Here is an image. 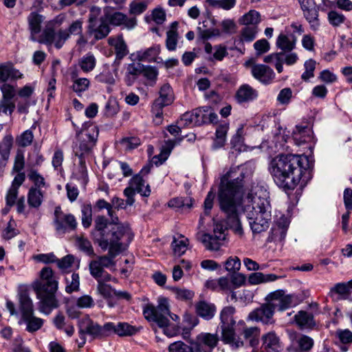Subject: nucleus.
<instances>
[{
  "label": "nucleus",
  "instance_id": "obj_49",
  "mask_svg": "<svg viewBox=\"0 0 352 352\" xmlns=\"http://www.w3.org/2000/svg\"><path fill=\"white\" fill-rule=\"evenodd\" d=\"M66 286L65 292L67 294H72L74 292H78L80 289V277L78 274L73 273L71 278L66 277L65 278Z\"/></svg>",
  "mask_w": 352,
  "mask_h": 352
},
{
  "label": "nucleus",
  "instance_id": "obj_47",
  "mask_svg": "<svg viewBox=\"0 0 352 352\" xmlns=\"http://www.w3.org/2000/svg\"><path fill=\"white\" fill-rule=\"evenodd\" d=\"M219 338L217 333H202L198 336V346L204 344L210 348H214Z\"/></svg>",
  "mask_w": 352,
  "mask_h": 352
},
{
  "label": "nucleus",
  "instance_id": "obj_38",
  "mask_svg": "<svg viewBox=\"0 0 352 352\" xmlns=\"http://www.w3.org/2000/svg\"><path fill=\"white\" fill-rule=\"evenodd\" d=\"M90 274L97 280L98 284L111 281L112 276L104 269L100 268L99 264L94 263L89 266Z\"/></svg>",
  "mask_w": 352,
  "mask_h": 352
},
{
  "label": "nucleus",
  "instance_id": "obj_3",
  "mask_svg": "<svg viewBox=\"0 0 352 352\" xmlns=\"http://www.w3.org/2000/svg\"><path fill=\"white\" fill-rule=\"evenodd\" d=\"M265 300V303L249 314L248 320L261 322L264 324H272L275 322L274 314L276 310L283 311L295 306L297 303L294 295L286 294L282 289L270 293Z\"/></svg>",
  "mask_w": 352,
  "mask_h": 352
},
{
  "label": "nucleus",
  "instance_id": "obj_5",
  "mask_svg": "<svg viewBox=\"0 0 352 352\" xmlns=\"http://www.w3.org/2000/svg\"><path fill=\"white\" fill-rule=\"evenodd\" d=\"M98 127L92 124L85 123L80 131L76 130L78 144L74 146L73 151L78 158L79 171L82 175L87 173L86 159L89 156L98 138Z\"/></svg>",
  "mask_w": 352,
  "mask_h": 352
},
{
  "label": "nucleus",
  "instance_id": "obj_32",
  "mask_svg": "<svg viewBox=\"0 0 352 352\" xmlns=\"http://www.w3.org/2000/svg\"><path fill=\"white\" fill-rule=\"evenodd\" d=\"M140 174L135 175L129 181V184L135 190L137 193L144 197H148L151 194V189L148 184H145Z\"/></svg>",
  "mask_w": 352,
  "mask_h": 352
},
{
  "label": "nucleus",
  "instance_id": "obj_58",
  "mask_svg": "<svg viewBox=\"0 0 352 352\" xmlns=\"http://www.w3.org/2000/svg\"><path fill=\"white\" fill-rule=\"evenodd\" d=\"M316 62L313 59H309L304 63L305 72L301 75V78L304 81H308L314 76Z\"/></svg>",
  "mask_w": 352,
  "mask_h": 352
},
{
  "label": "nucleus",
  "instance_id": "obj_10",
  "mask_svg": "<svg viewBox=\"0 0 352 352\" xmlns=\"http://www.w3.org/2000/svg\"><path fill=\"white\" fill-rule=\"evenodd\" d=\"M239 166H247L249 169L251 170L252 174H253V171L252 168L246 164L240 165ZM252 176L251 175L248 177H245L242 181L243 186H244V182L250 178ZM269 199V192L267 190L266 186L263 183H257L253 184L250 192H248L247 196L244 198V188H243V203H247L246 204H249L250 206H254L257 208L259 207H268L270 206Z\"/></svg>",
  "mask_w": 352,
  "mask_h": 352
},
{
  "label": "nucleus",
  "instance_id": "obj_2",
  "mask_svg": "<svg viewBox=\"0 0 352 352\" xmlns=\"http://www.w3.org/2000/svg\"><path fill=\"white\" fill-rule=\"evenodd\" d=\"M309 166L304 155H279L270 162L269 171L277 186L294 190L300 183L304 186L310 179Z\"/></svg>",
  "mask_w": 352,
  "mask_h": 352
},
{
  "label": "nucleus",
  "instance_id": "obj_64",
  "mask_svg": "<svg viewBox=\"0 0 352 352\" xmlns=\"http://www.w3.org/2000/svg\"><path fill=\"white\" fill-rule=\"evenodd\" d=\"M74 260L73 255L68 254L60 259L57 258L56 264L63 272H67L74 264Z\"/></svg>",
  "mask_w": 352,
  "mask_h": 352
},
{
  "label": "nucleus",
  "instance_id": "obj_21",
  "mask_svg": "<svg viewBox=\"0 0 352 352\" xmlns=\"http://www.w3.org/2000/svg\"><path fill=\"white\" fill-rule=\"evenodd\" d=\"M195 113L197 116L198 126L216 123L218 120V116L209 106H204L195 109Z\"/></svg>",
  "mask_w": 352,
  "mask_h": 352
},
{
  "label": "nucleus",
  "instance_id": "obj_4",
  "mask_svg": "<svg viewBox=\"0 0 352 352\" xmlns=\"http://www.w3.org/2000/svg\"><path fill=\"white\" fill-rule=\"evenodd\" d=\"M58 286V281L55 278L52 268L43 267L40 272L39 278L32 285L39 300L38 305L41 312L48 315L58 307V300L55 296Z\"/></svg>",
  "mask_w": 352,
  "mask_h": 352
},
{
  "label": "nucleus",
  "instance_id": "obj_8",
  "mask_svg": "<svg viewBox=\"0 0 352 352\" xmlns=\"http://www.w3.org/2000/svg\"><path fill=\"white\" fill-rule=\"evenodd\" d=\"M270 209L271 206L257 208L254 206L245 204L243 211L253 233L259 234L267 230L272 219Z\"/></svg>",
  "mask_w": 352,
  "mask_h": 352
},
{
  "label": "nucleus",
  "instance_id": "obj_59",
  "mask_svg": "<svg viewBox=\"0 0 352 352\" xmlns=\"http://www.w3.org/2000/svg\"><path fill=\"white\" fill-rule=\"evenodd\" d=\"M197 116L196 113H195V109L184 113L180 118L181 124L184 126H198L197 120H196Z\"/></svg>",
  "mask_w": 352,
  "mask_h": 352
},
{
  "label": "nucleus",
  "instance_id": "obj_23",
  "mask_svg": "<svg viewBox=\"0 0 352 352\" xmlns=\"http://www.w3.org/2000/svg\"><path fill=\"white\" fill-rule=\"evenodd\" d=\"M70 78L72 82L71 89L78 96H80L83 92L89 89L90 80L87 78L79 77L76 70H74L70 73Z\"/></svg>",
  "mask_w": 352,
  "mask_h": 352
},
{
  "label": "nucleus",
  "instance_id": "obj_48",
  "mask_svg": "<svg viewBox=\"0 0 352 352\" xmlns=\"http://www.w3.org/2000/svg\"><path fill=\"white\" fill-rule=\"evenodd\" d=\"M192 199L188 197L173 198L168 202V207L174 208H182L184 207L190 208L192 206Z\"/></svg>",
  "mask_w": 352,
  "mask_h": 352
},
{
  "label": "nucleus",
  "instance_id": "obj_9",
  "mask_svg": "<svg viewBox=\"0 0 352 352\" xmlns=\"http://www.w3.org/2000/svg\"><path fill=\"white\" fill-rule=\"evenodd\" d=\"M168 314L169 305L166 298H160L157 306L147 303L143 307V315L146 320L161 329L168 326Z\"/></svg>",
  "mask_w": 352,
  "mask_h": 352
},
{
  "label": "nucleus",
  "instance_id": "obj_11",
  "mask_svg": "<svg viewBox=\"0 0 352 352\" xmlns=\"http://www.w3.org/2000/svg\"><path fill=\"white\" fill-rule=\"evenodd\" d=\"M100 9L97 7H93L89 14V24L87 26V34L93 36L96 40H101L107 36L110 32L109 25L103 20L101 16L100 20L97 19Z\"/></svg>",
  "mask_w": 352,
  "mask_h": 352
},
{
  "label": "nucleus",
  "instance_id": "obj_39",
  "mask_svg": "<svg viewBox=\"0 0 352 352\" xmlns=\"http://www.w3.org/2000/svg\"><path fill=\"white\" fill-rule=\"evenodd\" d=\"M78 65L83 72L89 73L96 67V58L92 53L88 52L78 60Z\"/></svg>",
  "mask_w": 352,
  "mask_h": 352
},
{
  "label": "nucleus",
  "instance_id": "obj_18",
  "mask_svg": "<svg viewBox=\"0 0 352 352\" xmlns=\"http://www.w3.org/2000/svg\"><path fill=\"white\" fill-rule=\"evenodd\" d=\"M251 74L255 79L265 85L271 83L275 77L273 69L264 64H253Z\"/></svg>",
  "mask_w": 352,
  "mask_h": 352
},
{
  "label": "nucleus",
  "instance_id": "obj_62",
  "mask_svg": "<svg viewBox=\"0 0 352 352\" xmlns=\"http://www.w3.org/2000/svg\"><path fill=\"white\" fill-rule=\"evenodd\" d=\"M79 330H102L101 327L88 316H84L78 320Z\"/></svg>",
  "mask_w": 352,
  "mask_h": 352
},
{
  "label": "nucleus",
  "instance_id": "obj_25",
  "mask_svg": "<svg viewBox=\"0 0 352 352\" xmlns=\"http://www.w3.org/2000/svg\"><path fill=\"white\" fill-rule=\"evenodd\" d=\"M18 296L21 318L27 317L28 315L34 314L33 302L28 291L21 290Z\"/></svg>",
  "mask_w": 352,
  "mask_h": 352
},
{
  "label": "nucleus",
  "instance_id": "obj_56",
  "mask_svg": "<svg viewBox=\"0 0 352 352\" xmlns=\"http://www.w3.org/2000/svg\"><path fill=\"white\" fill-rule=\"evenodd\" d=\"M165 107L161 104L153 102L151 113L153 114V122L155 125H161L163 123V109Z\"/></svg>",
  "mask_w": 352,
  "mask_h": 352
},
{
  "label": "nucleus",
  "instance_id": "obj_24",
  "mask_svg": "<svg viewBox=\"0 0 352 352\" xmlns=\"http://www.w3.org/2000/svg\"><path fill=\"white\" fill-rule=\"evenodd\" d=\"M296 45V38L292 34H287L280 33L276 41V46L280 50V52L287 53L295 49Z\"/></svg>",
  "mask_w": 352,
  "mask_h": 352
},
{
  "label": "nucleus",
  "instance_id": "obj_50",
  "mask_svg": "<svg viewBox=\"0 0 352 352\" xmlns=\"http://www.w3.org/2000/svg\"><path fill=\"white\" fill-rule=\"evenodd\" d=\"M261 21L260 14L256 10H250L248 13L245 14L240 19L241 24L252 25L256 26Z\"/></svg>",
  "mask_w": 352,
  "mask_h": 352
},
{
  "label": "nucleus",
  "instance_id": "obj_19",
  "mask_svg": "<svg viewBox=\"0 0 352 352\" xmlns=\"http://www.w3.org/2000/svg\"><path fill=\"white\" fill-rule=\"evenodd\" d=\"M253 331H222L223 341L237 349L243 344V340L252 336Z\"/></svg>",
  "mask_w": 352,
  "mask_h": 352
},
{
  "label": "nucleus",
  "instance_id": "obj_20",
  "mask_svg": "<svg viewBox=\"0 0 352 352\" xmlns=\"http://www.w3.org/2000/svg\"><path fill=\"white\" fill-rule=\"evenodd\" d=\"M160 52V45L155 44L148 48L137 51L135 57L139 61L160 63L162 62V58L158 56Z\"/></svg>",
  "mask_w": 352,
  "mask_h": 352
},
{
  "label": "nucleus",
  "instance_id": "obj_13",
  "mask_svg": "<svg viewBox=\"0 0 352 352\" xmlns=\"http://www.w3.org/2000/svg\"><path fill=\"white\" fill-rule=\"evenodd\" d=\"M103 20L109 25L119 26L124 25L127 29L131 30L137 25V20L135 17L129 18L126 14L116 11L111 6L104 8Z\"/></svg>",
  "mask_w": 352,
  "mask_h": 352
},
{
  "label": "nucleus",
  "instance_id": "obj_43",
  "mask_svg": "<svg viewBox=\"0 0 352 352\" xmlns=\"http://www.w3.org/2000/svg\"><path fill=\"white\" fill-rule=\"evenodd\" d=\"M302 10L305 18L310 24L311 28L314 30H318L320 26L318 9L314 6L313 7L305 8Z\"/></svg>",
  "mask_w": 352,
  "mask_h": 352
},
{
  "label": "nucleus",
  "instance_id": "obj_6",
  "mask_svg": "<svg viewBox=\"0 0 352 352\" xmlns=\"http://www.w3.org/2000/svg\"><path fill=\"white\" fill-rule=\"evenodd\" d=\"M128 242L131 240V231L128 226L114 223L105 232H101V236L95 234V241L102 250H110L113 252H122L124 250V239Z\"/></svg>",
  "mask_w": 352,
  "mask_h": 352
},
{
  "label": "nucleus",
  "instance_id": "obj_45",
  "mask_svg": "<svg viewBox=\"0 0 352 352\" xmlns=\"http://www.w3.org/2000/svg\"><path fill=\"white\" fill-rule=\"evenodd\" d=\"M28 177L29 179L34 184L30 188H37L42 190V188H47L49 184L45 182V178L36 170L31 169Z\"/></svg>",
  "mask_w": 352,
  "mask_h": 352
},
{
  "label": "nucleus",
  "instance_id": "obj_17",
  "mask_svg": "<svg viewBox=\"0 0 352 352\" xmlns=\"http://www.w3.org/2000/svg\"><path fill=\"white\" fill-rule=\"evenodd\" d=\"M108 43L112 46L115 50L116 58L112 65L114 67V72H116L121 64L122 60L129 53L128 47L122 36L109 38Z\"/></svg>",
  "mask_w": 352,
  "mask_h": 352
},
{
  "label": "nucleus",
  "instance_id": "obj_12",
  "mask_svg": "<svg viewBox=\"0 0 352 352\" xmlns=\"http://www.w3.org/2000/svg\"><path fill=\"white\" fill-rule=\"evenodd\" d=\"M53 224L58 234H64L74 230L77 226L75 217L72 214L64 213L60 206L55 208Z\"/></svg>",
  "mask_w": 352,
  "mask_h": 352
},
{
  "label": "nucleus",
  "instance_id": "obj_41",
  "mask_svg": "<svg viewBox=\"0 0 352 352\" xmlns=\"http://www.w3.org/2000/svg\"><path fill=\"white\" fill-rule=\"evenodd\" d=\"M120 253V252L116 251L111 253L110 250H109L107 255L98 256L97 259L91 261L89 266H92L94 263L99 264L100 268L102 269L113 266L115 265V261L113 260Z\"/></svg>",
  "mask_w": 352,
  "mask_h": 352
},
{
  "label": "nucleus",
  "instance_id": "obj_61",
  "mask_svg": "<svg viewBox=\"0 0 352 352\" xmlns=\"http://www.w3.org/2000/svg\"><path fill=\"white\" fill-rule=\"evenodd\" d=\"M199 320L196 315L189 312H186L183 316V330L192 329L195 327Z\"/></svg>",
  "mask_w": 352,
  "mask_h": 352
},
{
  "label": "nucleus",
  "instance_id": "obj_16",
  "mask_svg": "<svg viewBox=\"0 0 352 352\" xmlns=\"http://www.w3.org/2000/svg\"><path fill=\"white\" fill-rule=\"evenodd\" d=\"M290 345L287 350L294 352H307L314 346V340L311 338L301 334L298 331H288Z\"/></svg>",
  "mask_w": 352,
  "mask_h": 352
},
{
  "label": "nucleus",
  "instance_id": "obj_15",
  "mask_svg": "<svg viewBox=\"0 0 352 352\" xmlns=\"http://www.w3.org/2000/svg\"><path fill=\"white\" fill-rule=\"evenodd\" d=\"M200 241L210 250H219L222 242L226 239L225 230L221 225H216L214 228L213 234H201L199 236Z\"/></svg>",
  "mask_w": 352,
  "mask_h": 352
},
{
  "label": "nucleus",
  "instance_id": "obj_46",
  "mask_svg": "<svg viewBox=\"0 0 352 352\" xmlns=\"http://www.w3.org/2000/svg\"><path fill=\"white\" fill-rule=\"evenodd\" d=\"M188 241V239L183 236L178 239L174 238L171 243L174 254L178 256L184 254L187 250Z\"/></svg>",
  "mask_w": 352,
  "mask_h": 352
},
{
  "label": "nucleus",
  "instance_id": "obj_22",
  "mask_svg": "<svg viewBox=\"0 0 352 352\" xmlns=\"http://www.w3.org/2000/svg\"><path fill=\"white\" fill-rule=\"evenodd\" d=\"M293 139L298 146L305 143H310L314 139L313 131L307 125H297L293 132Z\"/></svg>",
  "mask_w": 352,
  "mask_h": 352
},
{
  "label": "nucleus",
  "instance_id": "obj_36",
  "mask_svg": "<svg viewBox=\"0 0 352 352\" xmlns=\"http://www.w3.org/2000/svg\"><path fill=\"white\" fill-rule=\"evenodd\" d=\"M43 192L37 188H30L28 195V204L30 208L38 209L43 201Z\"/></svg>",
  "mask_w": 352,
  "mask_h": 352
},
{
  "label": "nucleus",
  "instance_id": "obj_42",
  "mask_svg": "<svg viewBox=\"0 0 352 352\" xmlns=\"http://www.w3.org/2000/svg\"><path fill=\"white\" fill-rule=\"evenodd\" d=\"M175 146V140H168L166 141L161 148L160 153L153 157L154 160H158V161L154 162L155 164H162L167 160Z\"/></svg>",
  "mask_w": 352,
  "mask_h": 352
},
{
  "label": "nucleus",
  "instance_id": "obj_37",
  "mask_svg": "<svg viewBox=\"0 0 352 352\" xmlns=\"http://www.w3.org/2000/svg\"><path fill=\"white\" fill-rule=\"evenodd\" d=\"M228 129L229 124L228 123H224L217 126L215 132V139L212 144L214 149H218L224 146Z\"/></svg>",
  "mask_w": 352,
  "mask_h": 352
},
{
  "label": "nucleus",
  "instance_id": "obj_60",
  "mask_svg": "<svg viewBox=\"0 0 352 352\" xmlns=\"http://www.w3.org/2000/svg\"><path fill=\"white\" fill-rule=\"evenodd\" d=\"M327 19L329 23L333 27H338L346 20L345 16L336 10H331L328 12Z\"/></svg>",
  "mask_w": 352,
  "mask_h": 352
},
{
  "label": "nucleus",
  "instance_id": "obj_54",
  "mask_svg": "<svg viewBox=\"0 0 352 352\" xmlns=\"http://www.w3.org/2000/svg\"><path fill=\"white\" fill-rule=\"evenodd\" d=\"M179 34L177 30H169L166 32V47L168 51H175L177 49Z\"/></svg>",
  "mask_w": 352,
  "mask_h": 352
},
{
  "label": "nucleus",
  "instance_id": "obj_57",
  "mask_svg": "<svg viewBox=\"0 0 352 352\" xmlns=\"http://www.w3.org/2000/svg\"><path fill=\"white\" fill-rule=\"evenodd\" d=\"M76 244L78 248L88 256H94V251L91 242L83 236L76 238Z\"/></svg>",
  "mask_w": 352,
  "mask_h": 352
},
{
  "label": "nucleus",
  "instance_id": "obj_33",
  "mask_svg": "<svg viewBox=\"0 0 352 352\" xmlns=\"http://www.w3.org/2000/svg\"><path fill=\"white\" fill-rule=\"evenodd\" d=\"M289 223L286 220L283 222H277L271 230V234L268 238L269 241H283L287 234Z\"/></svg>",
  "mask_w": 352,
  "mask_h": 352
},
{
  "label": "nucleus",
  "instance_id": "obj_34",
  "mask_svg": "<svg viewBox=\"0 0 352 352\" xmlns=\"http://www.w3.org/2000/svg\"><path fill=\"white\" fill-rule=\"evenodd\" d=\"M195 310L198 316L206 320H210L214 316L216 307L213 304L201 300L195 305Z\"/></svg>",
  "mask_w": 352,
  "mask_h": 352
},
{
  "label": "nucleus",
  "instance_id": "obj_30",
  "mask_svg": "<svg viewBox=\"0 0 352 352\" xmlns=\"http://www.w3.org/2000/svg\"><path fill=\"white\" fill-rule=\"evenodd\" d=\"M296 324L300 328L314 329L316 322L314 315L306 311H299L294 317Z\"/></svg>",
  "mask_w": 352,
  "mask_h": 352
},
{
  "label": "nucleus",
  "instance_id": "obj_55",
  "mask_svg": "<svg viewBox=\"0 0 352 352\" xmlns=\"http://www.w3.org/2000/svg\"><path fill=\"white\" fill-rule=\"evenodd\" d=\"M112 225L107 226V219L104 216H98L95 220V230L93 232L94 238L95 234L98 236H101V232H105Z\"/></svg>",
  "mask_w": 352,
  "mask_h": 352
},
{
  "label": "nucleus",
  "instance_id": "obj_40",
  "mask_svg": "<svg viewBox=\"0 0 352 352\" xmlns=\"http://www.w3.org/2000/svg\"><path fill=\"white\" fill-rule=\"evenodd\" d=\"M144 69V65L141 63H131L126 67V82L128 85H131L138 77Z\"/></svg>",
  "mask_w": 352,
  "mask_h": 352
},
{
  "label": "nucleus",
  "instance_id": "obj_53",
  "mask_svg": "<svg viewBox=\"0 0 352 352\" xmlns=\"http://www.w3.org/2000/svg\"><path fill=\"white\" fill-rule=\"evenodd\" d=\"M257 33L256 26H245L241 31L240 40L241 42L250 43L256 38Z\"/></svg>",
  "mask_w": 352,
  "mask_h": 352
},
{
  "label": "nucleus",
  "instance_id": "obj_7",
  "mask_svg": "<svg viewBox=\"0 0 352 352\" xmlns=\"http://www.w3.org/2000/svg\"><path fill=\"white\" fill-rule=\"evenodd\" d=\"M44 16L37 12H31L27 16L28 28L30 32V40L48 47L53 45L54 30L51 25H45L42 30Z\"/></svg>",
  "mask_w": 352,
  "mask_h": 352
},
{
  "label": "nucleus",
  "instance_id": "obj_63",
  "mask_svg": "<svg viewBox=\"0 0 352 352\" xmlns=\"http://www.w3.org/2000/svg\"><path fill=\"white\" fill-rule=\"evenodd\" d=\"M34 135L31 130L28 129L23 132L17 138L16 144L21 147H27L32 144Z\"/></svg>",
  "mask_w": 352,
  "mask_h": 352
},
{
  "label": "nucleus",
  "instance_id": "obj_52",
  "mask_svg": "<svg viewBox=\"0 0 352 352\" xmlns=\"http://www.w3.org/2000/svg\"><path fill=\"white\" fill-rule=\"evenodd\" d=\"M103 331H79L78 338L76 339V342L79 348L84 346L86 342L87 337L89 336L91 339L100 338L104 335L102 333Z\"/></svg>",
  "mask_w": 352,
  "mask_h": 352
},
{
  "label": "nucleus",
  "instance_id": "obj_28",
  "mask_svg": "<svg viewBox=\"0 0 352 352\" xmlns=\"http://www.w3.org/2000/svg\"><path fill=\"white\" fill-rule=\"evenodd\" d=\"M175 100L173 90L168 83L164 84L160 89L159 97L153 102L166 107L170 105Z\"/></svg>",
  "mask_w": 352,
  "mask_h": 352
},
{
  "label": "nucleus",
  "instance_id": "obj_1",
  "mask_svg": "<svg viewBox=\"0 0 352 352\" xmlns=\"http://www.w3.org/2000/svg\"><path fill=\"white\" fill-rule=\"evenodd\" d=\"M252 175L247 166H232L221 178L218 201L221 210L227 215L230 226L239 234L243 229L238 217V208L242 204L244 178Z\"/></svg>",
  "mask_w": 352,
  "mask_h": 352
},
{
  "label": "nucleus",
  "instance_id": "obj_44",
  "mask_svg": "<svg viewBox=\"0 0 352 352\" xmlns=\"http://www.w3.org/2000/svg\"><path fill=\"white\" fill-rule=\"evenodd\" d=\"M24 323L26 324V330H38L44 323V320L40 318L34 316V314L28 315L27 317L20 318L19 324Z\"/></svg>",
  "mask_w": 352,
  "mask_h": 352
},
{
  "label": "nucleus",
  "instance_id": "obj_14",
  "mask_svg": "<svg viewBox=\"0 0 352 352\" xmlns=\"http://www.w3.org/2000/svg\"><path fill=\"white\" fill-rule=\"evenodd\" d=\"M83 20L78 19L73 21L66 29L54 31L53 45L56 49H60L72 35L77 36L82 33Z\"/></svg>",
  "mask_w": 352,
  "mask_h": 352
},
{
  "label": "nucleus",
  "instance_id": "obj_29",
  "mask_svg": "<svg viewBox=\"0 0 352 352\" xmlns=\"http://www.w3.org/2000/svg\"><path fill=\"white\" fill-rule=\"evenodd\" d=\"M23 74L15 69L12 63H7L0 65V81L3 83L8 80L21 78Z\"/></svg>",
  "mask_w": 352,
  "mask_h": 352
},
{
  "label": "nucleus",
  "instance_id": "obj_31",
  "mask_svg": "<svg viewBox=\"0 0 352 352\" xmlns=\"http://www.w3.org/2000/svg\"><path fill=\"white\" fill-rule=\"evenodd\" d=\"M263 346L267 352H279L282 346L276 335L270 331L263 337Z\"/></svg>",
  "mask_w": 352,
  "mask_h": 352
},
{
  "label": "nucleus",
  "instance_id": "obj_35",
  "mask_svg": "<svg viewBox=\"0 0 352 352\" xmlns=\"http://www.w3.org/2000/svg\"><path fill=\"white\" fill-rule=\"evenodd\" d=\"M278 278L279 276L274 274H265L261 272H253L249 275L248 281L250 285H256L270 282H274Z\"/></svg>",
  "mask_w": 352,
  "mask_h": 352
},
{
  "label": "nucleus",
  "instance_id": "obj_27",
  "mask_svg": "<svg viewBox=\"0 0 352 352\" xmlns=\"http://www.w3.org/2000/svg\"><path fill=\"white\" fill-rule=\"evenodd\" d=\"M236 309L234 307H224L220 314L221 330H234L233 325L235 324L234 314Z\"/></svg>",
  "mask_w": 352,
  "mask_h": 352
},
{
  "label": "nucleus",
  "instance_id": "obj_51",
  "mask_svg": "<svg viewBox=\"0 0 352 352\" xmlns=\"http://www.w3.org/2000/svg\"><path fill=\"white\" fill-rule=\"evenodd\" d=\"M148 5V1L134 0L129 4V14L135 16L140 15L147 9Z\"/></svg>",
  "mask_w": 352,
  "mask_h": 352
},
{
  "label": "nucleus",
  "instance_id": "obj_26",
  "mask_svg": "<svg viewBox=\"0 0 352 352\" xmlns=\"http://www.w3.org/2000/svg\"><path fill=\"white\" fill-rule=\"evenodd\" d=\"M258 96V92L248 84L241 85L236 92L235 98L239 103L248 102Z\"/></svg>",
  "mask_w": 352,
  "mask_h": 352
}]
</instances>
